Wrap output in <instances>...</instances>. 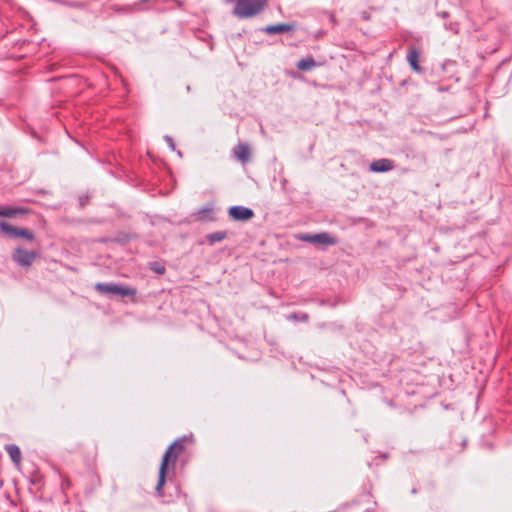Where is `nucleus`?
I'll return each mask as SVG.
<instances>
[{
	"instance_id": "15",
	"label": "nucleus",
	"mask_w": 512,
	"mask_h": 512,
	"mask_svg": "<svg viewBox=\"0 0 512 512\" xmlns=\"http://www.w3.org/2000/svg\"><path fill=\"white\" fill-rule=\"evenodd\" d=\"M6 452L9 454L11 460L18 464L21 461V451L20 448L15 444H8L5 446Z\"/></svg>"
},
{
	"instance_id": "3",
	"label": "nucleus",
	"mask_w": 512,
	"mask_h": 512,
	"mask_svg": "<svg viewBox=\"0 0 512 512\" xmlns=\"http://www.w3.org/2000/svg\"><path fill=\"white\" fill-rule=\"evenodd\" d=\"M11 257L18 266L29 268L39 257V252L35 250L28 251L23 247H17L14 249Z\"/></svg>"
},
{
	"instance_id": "22",
	"label": "nucleus",
	"mask_w": 512,
	"mask_h": 512,
	"mask_svg": "<svg viewBox=\"0 0 512 512\" xmlns=\"http://www.w3.org/2000/svg\"><path fill=\"white\" fill-rule=\"evenodd\" d=\"M70 486H71L70 479L67 477H62L61 488L64 490V489H68Z\"/></svg>"
},
{
	"instance_id": "13",
	"label": "nucleus",
	"mask_w": 512,
	"mask_h": 512,
	"mask_svg": "<svg viewBox=\"0 0 512 512\" xmlns=\"http://www.w3.org/2000/svg\"><path fill=\"white\" fill-rule=\"evenodd\" d=\"M317 65H318L317 62L313 59V57L309 56V57L300 59L297 62L296 67L300 71H309L313 67H316Z\"/></svg>"
},
{
	"instance_id": "27",
	"label": "nucleus",
	"mask_w": 512,
	"mask_h": 512,
	"mask_svg": "<svg viewBox=\"0 0 512 512\" xmlns=\"http://www.w3.org/2000/svg\"><path fill=\"white\" fill-rule=\"evenodd\" d=\"M142 2H147L148 0H141Z\"/></svg>"
},
{
	"instance_id": "10",
	"label": "nucleus",
	"mask_w": 512,
	"mask_h": 512,
	"mask_svg": "<svg viewBox=\"0 0 512 512\" xmlns=\"http://www.w3.org/2000/svg\"><path fill=\"white\" fill-rule=\"evenodd\" d=\"M407 61L414 71H422L421 67L419 66V51L416 47L409 48V52L407 54Z\"/></svg>"
},
{
	"instance_id": "9",
	"label": "nucleus",
	"mask_w": 512,
	"mask_h": 512,
	"mask_svg": "<svg viewBox=\"0 0 512 512\" xmlns=\"http://www.w3.org/2000/svg\"><path fill=\"white\" fill-rule=\"evenodd\" d=\"M294 29H295L294 24L279 23L276 25H268V26L264 27L262 29V31L265 32L266 34L272 35V34H277V33L290 32V31H293Z\"/></svg>"
},
{
	"instance_id": "25",
	"label": "nucleus",
	"mask_w": 512,
	"mask_h": 512,
	"mask_svg": "<svg viewBox=\"0 0 512 512\" xmlns=\"http://www.w3.org/2000/svg\"><path fill=\"white\" fill-rule=\"evenodd\" d=\"M80 204H81V206H84L85 205V199L80 198Z\"/></svg>"
},
{
	"instance_id": "6",
	"label": "nucleus",
	"mask_w": 512,
	"mask_h": 512,
	"mask_svg": "<svg viewBox=\"0 0 512 512\" xmlns=\"http://www.w3.org/2000/svg\"><path fill=\"white\" fill-rule=\"evenodd\" d=\"M228 215L235 221H248L254 217V211L244 206H231Z\"/></svg>"
},
{
	"instance_id": "2",
	"label": "nucleus",
	"mask_w": 512,
	"mask_h": 512,
	"mask_svg": "<svg viewBox=\"0 0 512 512\" xmlns=\"http://www.w3.org/2000/svg\"><path fill=\"white\" fill-rule=\"evenodd\" d=\"M95 289L99 293L105 295H120L125 297L134 296L136 294V290L134 288L122 286L116 283H97L95 285Z\"/></svg>"
},
{
	"instance_id": "21",
	"label": "nucleus",
	"mask_w": 512,
	"mask_h": 512,
	"mask_svg": "<svg viewBox=\"0 0 512 512\" xmlns=\"http://www.w3.org/2000/svg\"><path fill=\"white\" fill-rule=\"evenodd\" d=\"M164 139H165V141H166L167 145L169 146V148H170L171 150H175V143H174L173 138H172L171 136H169V135H166V136L164 137Z\"/></svg>"
},
{
	"instance_id": "5",
	"label": "nucleus",
	"mask_w": 512,
	"mask_h": 512,
	"mask_svg": "<svg viewBox=\"0 0 512 512\" xmlns=\"http://www.w3.org/2000/svg\"><path fill=\"white\" fill-rule=\"evenodd\" d=\"M185 440L186 437L178 438L167 448L162 458V461H164L165 459L167 460V466L170 463H172L173 465L175 464L179 454L182 453L185 449Z\"/></svg>"
},
{
	"instance_id": "11",
	"label": "nucleus",
	"mask_w": 512,
	"mask_h": 512,
	"mask_svg": "<svg viewBox=\"0 0 512 512\" xmlns=\"http://www.w3.org/2000/svg\"><path fill=\"white\" fill-rule=\"evenodd\" d=\"M167 468H168L167 460L165 459L164 461H161V465H160V468H159L158 482H157V485H156V492L159 495H162L161 490H162V488H163V486L165 484Z\"/></svg>"
},
{
	"instance_id": "26",
	"label": "nucleus",
	"mask_w": 512,
	"mask_h": 512,
	"mask_svg": "<svg viewBox=\"0 0 512 512\" xmlns=\"http://www.w3.org/2000/svg\"><path fill=\"white\" fill-rule=\"evenodd\" d=\"M39 193L46 194L47 192L44 190H39Z\"/></svg>"
},
{
	"instance_id": "18",
	"label": "nucleus",
	"mask_w": 512,
	"mask_h": 512,
	"mask_svg": "<svg viewBox=\"0 0 512 512\" xmlns=\"http://www.w3.org/2000/svg\"><path fill=\"white\" fill-rule=\"evenodd\" d=\"M444 28L447 30V31H451L452 33L454 34H458L459 33V29H460V25L458 22H453V21H450V22H446L444 24Z\"/></svg>"
},
{
	"instance_id": "20",
	"label": "nucleus",
	"mask_w": 512,
	"mask_h": 512,
	"mask_svg": "<svg viewBox=\"0 0 512 512\" xmlns=\"http://www.w3.org/2000/svg\"><path fill=\"white\" fill-rule=\"evenodd\" d=\"M323 14H324L325 16H327V18L329 19V21H330L333 25H336V24L338 23V21H337V19H336V17H335V15H334V13H333V12H331V11H324V12H323Z\"/></svg>"
},
{
	"instance_id": "12",
	"label": "nucleus",
	"mask_w": 512,
	"mask_h": 512,
	"mask_svg": "<svg viewBox=\"0 0 512 512\" xmlns=\"http://www.w3.org/2000/svg\"><path fill=\"white\" fill-rule=\"evenodd\" d=\"M235 156L243 163L247 162L250 157V149L246 144H238L234 148Z\"/></svg>"
},
{
	"instance_id": "8",
	"label": "nucleus",
	"mask_w": 512,
	"mask_h": 512,
	"mask_svg": "<svg viewBox=\"0 0 512 512\" xmlns=\"http://www.w3.org/2000/svg\"><path fill=\"white\" fill-rule=\"evenodd\" d=\"M305 240L314 243V244H323V245H334L336 244V239L332 237L329 233L322 232L314 235H308L304 238Z\"/></svg>"
},
{
	"instance_id": "14",
	"label": "nucleus",
	"mask_w": 512,
	"mask_h": 512,
	"mask_svg": "<svg viewBox=\"0 0 512 512\" xmlns=\"http://www.w3.org/2000/svg\"><path fill=\"white\" fill-rule=\"evenodd\" d=\"M26 213V210L23 208H15L9 206H1L0 207V216L3 217H14L20 214Z\"/></svg>"
},
{
	"instance_id": "19",
	"label": "nucleus",
	"mask_w": 512,
	"mask_h": 512,
	"mask_svg": "<svg viewBox=\"0 0 512 512\" xmlns=\"http://www.w3.org/2000/svg\"><path fill=\"white\" fill-rule=\"evenodd\" d=\"M288 319L306 322L309 319V315L307 313H293L288 317Z\"/></svg>"
},
{
	"instance_id": "17",
	"label": "nucleus",
	"mask_w": 512,
	"mask_h": 512,
	"mask_svg": "<svg viewBox=\"0 0 512 512\" xmlns=\"http://www.w3.org/2000/svg\"><path fill=\"white\" fill-rule=\"evenodd\" d=\"M149 269L156 274L163 275L166 271L164 264L159 261H153L149 263Z\"/></svg>"
},
{
	"instance_id": "7",
	"label": "nucleus",
	"mask_w": 512,
	"mask_h": 512,
	"mask_svg": "<svg viewBox=\"0 0 512 512\" xmlns=\"http://www.w3.org/2000/svg\"><path fill=\"white\" fill-rule=\"evenodd\" d=\"M395 167L394 161L388 158H381L374 160L370 164V170L375 173H384L393 170Z\"/></svg>"
},
{
	"instance_id": "1",
	"label": "nucleus",
	"mask_w": 512,
	"mask_h": 512,
	"mask_svg": "<svg viewBox=\"0 0 512 512\" xmlns=\"http://www.w3.org/2000/svg\"><path fill=\"white\" fill-rule=\"evenodd\" d=\"M266 4L267 0H237L232 13L240 19L250 18L259 14Z\"/></svg>"
},
{
	"instance_id": "16",
	"label": "nucleus",
	"mask_w": 512,
	"mask_h": 512,
	"mask_svg": "<svg viewBox=\"0 0 512 512\" xmlns=\"http://www.w3.org/2000/svg\"><path fill=\"white\" fill-rule=\"evenodd\" d=\"M205 238H206L207 243L210 246H212L216 242H221L224 239H226L227 238V232L226 231H216V232L207 234Z\"/></svg>"
},
{
	"instance_id": "23",
	"label": "nucleus",
	"mask_w": 512,
	"mask_h": 512,
	"mask_svg": "<svg viewBox=\"0 0 512 512\" xmlns=\"http://www.w3.org/2000/svg\"><path fill=\"white\" fill-rule=\"evenodd\" d=\"M52 1L62 4V5L70 6V7H77V4L67 1V0H52Z\"/></svg>"
},
{
	"instance_id": "24",
	"label": "nucleus",
	"mask_w": 512,
	"mask_h": 512,
	"mask_svg": "<svg viewBox=\"0 0 512 512\" xmlns=\"http://www.w3.org/2000/svg\"><path fill=\"white\" fill-rule=\"evenodd\" d=\"M437 16L442 19H446V18H449L450 14L447 11H440V12H437Z\"/></svg>"
},
{
	"instance_id": "4",
	"label": "nucleus",
	"mask_w": 512,
	"mask_h": 512,
	"mask_svg": "<svg viewBox=\"0 0 512 512\" xmlns=\"http://www.w3.org/2000/svg\"><path fill=\"white\" fill-rule=\"evenodd\" d=\"M0 231L7 234L10 238H24L29 242L35 241V234L27 228H19L11 224L0 221Z\"/></svg>"
}]
</instances>
